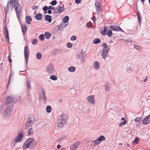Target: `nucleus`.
<instances>
[{
	"label": "nucleus",
	"mask_w": 150,
	"mask_h": 150,
	"mask_svg": "<svg viewBox=\"0 0 150 150\" xmlns=\"http://www.w3.org/2000/svg\"><path fill=\"white\" fill-rule=\"evenodd\" d=\"M62 20L63 22L65 23L69 21V17L67 16H66L63 18Z\"/></svg>",
	"instance_id": "32"
},
{
	"label": "nucleus",
	"mask_w": 150,
	"mask_h": 150,
	"mask_svg": "<svg viewBox=\"0 0 150 150\" xmlns=\"http://www.w3.org/2000/svg\"><path fill=\"white\" fill-rule=\"evenodd\" d=\"M21 27L23 34V35H24L27 30V26L25 25H21Z\"/></svg>",
	"instance_id": "19"
},
{
	"label": "nucleus",
	"mask_w": 150,
	"mask_h": 150,
	"mask_svg": "<svg viewBox=\"0 0 150 150\" xmlns=\"http://www.w3.org/2000/svg\"><path fill=\"white\" fill-rule=\"evenodd\" d=\"M80 143L79 141L75 142L74 144H72L70 147L71 150H76L79 146Z\"/></svg>",
	"instance_id": "11"
},
{
	"label": "nucleus",
	"mask_w": 150,
	"mask_h": 150,
	"mask_svg": "<svg viewBox=\"0 0 150 150\" xmlns=\"http://www.w3.org/2000/svg\"><path fill=\"white\" fill-rule=\"evenodd\" d=\"M87 100L88 102L91 104H94L95 102V98L93 96H88L87 97Z\"/></svg>",
	"instance_id": "15"
},
{
	"label": "nucleus",
	"mask_w": 150,
	"mask_h": 150,
	"mask_svg": "<svg viewBox=\"0 0 150 150\" xmlns=\"http://www.w3.org/2000/svg\"><path fill=\"white\" fill-rule=\"evenodd\" d=\"M102 46L104 47L103 49H106V48L107 47V44L106 43H103L102 44Z\"/></svg>",
	"instance_id": "49"
},
{
	"label": "nucleus",
	"mask_w": 150,
	"mask_h": 150,
	"mask_svg": "<svg viewBox=\"0 0 150 150\" xmlns=\"http://www.w3.org/2000/svg\"><path fill=\"white\" fill-rule=\"evenodd\" d=\"M105 140V137L103 135H101L99 137L98 139L94 140L93 143L95 144L98 145L102 141H104Z\"/></svg>",
	"instance_id": "8"
},
{
	"label": "nucleus",
	"mask_w": 150,
	"mask_h": 150,
	"mask_svg": "<svg viewBox=\"0 0 150 150\" xmlns=\"http://www.w3.org/2000/svg\"><path fill=\"white\" fill-rule=\"evenodd\" d=\"M87 26L89 28H91V25L89 23H87L86 24Z\"/></svg>",
	"instance_id": "52"
},
{
	"label": "nucleus",
	"mask_w": 150,
	"mask_h": 150,
	"mask_svg": "<svg viewBox=\"0 0 150 150\" xmlns=\"http://www.w3.org/2000/svg\"><path fill=\"white\" fill-rule=\"evenodd\" d=\"M48 9L50 10H53L55 9V8L54 7L52 6H49L48 7Z\"/></svg>",
	"instance_id": "51"
},
{
	"label": "nucleus",
	"mask_w": 150,
	"mask_h": 150,
	"mask_svg": "<svg viewBox=\"0 0 150 150\" xmlns=\"http://www.w3.org/2000/svg\"><path fill=\"white\" fill-rule=\"evenodd\" d=\"M134 47L135 49L138 51H140L141 50L140 47L139 46L135 45L134 46Z\"/></svg>",
	"instance_id": "35"
},
{
	"label": "nucleus",
	"mask_w": 150,
	"mask_h": 150,
	"mask_svg": "<svg viewBox=\"0 0 150 150\" xmlns=\"http://www.w3.org/2000/svg\"><path fill=\"white\" fill-rule=\"evenodd\" d=\"M10 7L11 8H14L18 19L21 17V7L17 1L10 0Z\"/></svg>",
	"instance_id": "1"
},
{
	"label": "nucleus",
	"mask_w": 150,
	"mask_h": 150,
	"mask_svg": "<svg viewBox=\"0 0 150 150\" xmlns=\"http://www.w3.org/2000/svg\"><path fill=\"white\" fill-rule=\"evenodd\" d=\"M42 98L44 102L45 103H46L47 101V97L45 96V94H43Z\"/></svg>",
	"instance_id": "41"
},
{
	"label": "nucleus",
	"mask_w": 150,
	"mask_h": 150,
	"mask_svg": "<svg viewBox=\"0 0 150 150\" xmlns=\"http://www.w3.org/2000/svg\"><path fill=\"white\" fill-rule=\"evenodd\" d=\"M81 1V0H75V2L77 4H79Z\"/></svg>",
	"instance_id": "55"
},
{
	"label": "nucleus",
	"mask_w": 150,
	"mask_h": 150,
	"mask_svg": "<svg viewBox=\"0 0 150 150\" xmlns=\"http://www.w3.org/2000/svg\"><path fill=\"white\" fill-rule=\"evenodd\" d=\"M118 28L119 29V31L120 30L122 32H123V30L120 27H118Z\"/></svg>",
	"instance_id": "62"
},
{
	"label": "nucleus",
	"mask_w": 150,
	"mask_h": 150,
	"mask_svg": "<svg viewBox=\"0 0 150 150\" xmlns=\"http://www.w3.org/2000/svg\"><path fill=\"white\" fill-rule=\"evenodd\" d=\"M65 8L64 7L60 6L57 7L53 10V13L54 16L56 17L59 16L62 12L64 11Z\"/></svg>",
	"instance_id": "6"
},
{
	"label": "nucleus",
	"mask_w": 150,
	"mask_h": 150,
	"mask_svg": "<svg viewBox=\"0 0 150 150\" xmlns=\"http://www.w3.org/2000/svg\"><path fill=\"white\" fill-rule=\"evenodd\" d=\"M61 147V146L60 145H58L57 146V147L58 149H59Z\"/></svg>",
	"instance_id": "63"
},
{
	"label": "nucleus",
	"mask_w": 150,
	"mask_h": 150,
	"mask_svg": "<svg viewBox=\"0 0 150 150\" xmlns=\"http://www.w3.org/2000/svg\"><path fill=\"white\" fill-rule=\"evenodd\" d=\"M131 70L132 68L131 67H128L126 69V71H131Z\"/></svg>",
	"instance_id": "54"
},
{
	"label": "nucleus",
	"mask_w": 150,
	"mask_h": 150,
	"mask_svg": "<svg viewBox=\"0 0 150 150\" xmlns=\"http://www.w3.org/2000/svg\"><path fill=\"white\" fill-rule=\"evenodd\" d=\"M35 122V117L33 115H31L29 116L27 119L25 125L28 128L32 126Z\"/></svg>",
	"instance_id": "4"
},
{
	"label": "nucleus",
	"mask_w": 150,
	"mask_h": 150,
	"mask_svg": "<svg viewBox=\"0 0 150 150\" xmlns=\"http://www.w3.org/2000/svg\"><path fill=\"white\" fill-rule=\"evenodd\" d=\"M36 58L38 59H40L42 58V55L40 53H38L36 54Z\"/></svg>",
	"instance_id": "34"
},
{
	"label": "nucleus",
	"mask_w": 150,
	"mask_h": 150,
	"mask_svg": "<svg viewBox=\"0 0 150 150\" xmlns=\"http://www.w3.org/2000/svg\"><path fill=\"white\" fill-rule=\"evenodd\" d=\"M50 79L54 81H56L57 79V77L55 75H52L50 77Z\"/></svg>",
	"instance_id": "36"
},
{
	"label": "nucleus",
	"mask_w": 150,
	"mask_h": 150,
	"mask_svg": "<svg viewBox=\"0 0 150 150\" xmlns=\"http://www.w3.org/2000/svg\"><path fill=\"white\" fill-rule=\"evenodd\" d=\"M141 117H136L134 120V121L136 122H138L141 120Z\"/></svg>",
	"instance_id": "42"
},
{
	"label": "nucleus",
	"mask_w": 150,
	"mask_h": 150,
	"mask_svg": "<svg viewBox=\"0 0 150 150\" xmlns=\"http://www.w3.org/2000/svg\"><path fill=\"white\" fill-rule=\"evenodd\" d=\"M13 110V108L12 107L9 106L7 107L4 111L3 115L4 117L8 118L10 117L11 115Z\"/></svg>",
	"instance_id": "5"
},
{
	"label": "nucleus",
	"mask_w": 150,
	"mask_h": 150,
	"mask_svg": "<svg viewBox=\"0 0 150 150\" xmlns=\"http://www.w3.org/2000/svg\"><path fill=\"white\" fill-rule=\"evenodd\" d=\"M52 107L50 106H47L46 108V112L48 113H50L52 111Z\"/></svg>",
	"instance_id": "29"
},
{
	"label": "nucleus",
	"mask_w": 150,
	"mask_h": 150,
	"mask_svg": "<svg viewBox=\"0 0 150 150\" xmlns=\"http://www.w3.org/2000/svg\"><path fill=\"white\" fill-rule=\"evenodd\" d=\"M14 100V98L11 96H8L6 98V103L7 105H9L12 103Z\"/></svg>",
	"instance_id": "13"
},
{
	"label": "nucleus",
	"mask_w": 150,
	"mask_h": 150,
	"mask_svg": "<svg viewBox=\"0 0 150 150\" xmlns=\"http://www.w3.org/2000/svg\"><path fill=\"white\" fill-rule=\"evenodd\" d=\"M110 47L109 45L107 46V47L105 49H106L107 50H106L107 51H108L109 50Z\"/></svg>",
	"instance_id": "58"
},
{
	"label": "nucleus",
	"mask_w": 150,
	"mask_h": 150,
	"mask_svg": "<svg viewBox=\"0 0 150 150\" xmlns=\"http://www.w3.org/2000/svg\"><path fill=\"white\" fill-rule=\"evenodd\" d=\"M52 11L51 10H49L47 11V13L49 14H50L51 13Z\"/></svg>",
	"instance_id": "59"
},
{
	"label": "nucleus",
	"mask_w": 150,
	"mask_h": 150,
	"mask_svg": "<svg viewBox=\"0 0 150 150\" xmlns=\"http://www.w3.org/2000/svg\"><path fill=\"white\" fill-rule=\"evenodd\" d=\"M67 46L68 48H71L72 47V45L70 43H68L67 44Z\"/></svg>",
	"instance_id": "50"
},
{
	"label": "nucleus",
	"mask_w": 150,
	"mask_h": 150,
	"mask_svg": "<svg viewBox=\"0 0 150 150\" xmlns=\"http://www.w3.org/2000/svg\"><path fill=\"white\" fill-rule=\"evenodd\" d=\"M33 133V129L32 128H30L28 130V134L30 135Z\"/></svg>",
	"instance_id": "33"
},
{
	"label": "nucleus",
	"mask_w": 150,
	"mask_h": 150,
	"mask_svg": "<svg viewBox=\"0 0 150 150\" xmlns=\"http://www.w3.org/2000/svg\"><path fill=\"white\" fill-rule=\"evenodd\" d=\"M8 4H7L6 7H5V8L6 14L8 13V11L9 8H8Z\"/></svg>",
	"instance_id": "40"
},
{
	"label": "nucleus",
	"mask_w": 150,
	"mask_h": 150,
	"mask_svg": "<svg viewBox=\"0 0 150 150\" xmlns=\"http://www.w3.org/2000/svg\"><path fill=\"white\" fill-rule=\"evenodd\" d=\"M147 76L146 77V78L143 80V82L145 83L146 81H147Z\"/></svg>",
	"instance_id": "60"
},
{
	"label": "nucleus",
	"mask_w": 150,
	"mask_h": 150,
	"mask_svg": "<svg viewBox=\"0 0 150 150\" xmlns=\"http://www.w3.org/2000/svg\"><path fill=\"white\" fill-rule=\"evenodd\" d=\"M26 22L28 24H30L31 23V21H32L31 17L30 16H27L26 17Z\"/></svg>",
	"instance_id": "26"
},
{
	"label": "nucleus",
	"mask_w": 150,
	"mask_h": 150,
	"mask_svg": "<svg viewBox=\"0 0 150 150\" xmlns=\"http://www.w3.org/2000/svg\"><path fill=\"white\" fill-rule=\"evenodd\" d=\"M13 75V74L12 73L11 74H10V76H9V81H8V85H9V82H10V79H11L10 78H11V76L12 75Z\"/></svg>",
	"instance_id": "56"
},
{
	"label": "nucleus",
	"mask_w": 150,
	"mask_h": 150,
	"mask_svg": "<svg viewBox=\"0 0 150 150\" xmlns=\"http://www.w3.org/2000/svg\"><path fill=\"white\" fill-rule=\"evenodd\" d=\"M84 55L82 52H79L77 53L76 58L79 60L82 61L83 60V57Z\"/></svg>",
	"instance_id": "14"
},
{
	"label": "nucleus",
	"mask_w": 150,
	"mask_h": 150,
	"mask_svg": "<svg viewBox=\"0 0 150 150\" xmlns=\"http://www.w3.org/2000/svg\"><path fill=\"white\" fill-rule=\"evenodd\" d=\"M105 49H103L102 51L101 56L103 59H105L107 57L108 51Z\"/></svg>",
	"instance_id": "16"
},
{
	"label": "nucleus",
	"mask_w": 150,
	"mask_h": 150,
	"mask_svg": "<svg viewBox=\"0 0 150 150\" xmlns=\"http://www.w3.org/2000/svg\"><path fill=\"white\" fill-rule=\"evenodd\" d=\"M8 60H9V61L10 62H11L12 61V60L10 59V58H11V56H9V55L8 57Z\"/></svg>",
	"instance_id": "57"
},
{
	"label": "nucleus",
	"mask_w": 150,
	"mask_h": 150,
	"mask_svg": "<svg viewBox=\"0 0 150 150\" xmlns=\"http://www.w3.org/2000/svg\"><path fill=\"white\" fill-rule=\"evenodd\" d=\"M110 88V86L108 82H106L105 84V89L106 91H108Z\"/></svg>",
	"instance_id": "21"
},
{
	"label": "nucleus",
	"mask_w": 150,
	"mask_h": 150,
	"mask_svg": "<svg viewBox=\"0 0 150 150\" xmlns=\"http://www.w3.org/2000/svg\"><path fill=\"white\" fill-rule=\"evenodd\" d=\"M110 29L112 30H114L115 31H119V29L118 28V27L117 28L115 27L114 25H111L110 26Z\"/></svg>",
	"instance_id": "25"
},
{
	"label": "nucleus",
	"mask_w": 150,
	"mask_h": 150,
	"mask_svg": "<svg viewBox=\"0 0 150 150\" xmlns=\"http://www.w3.org/2000/svg\"><path fill=\"white\" fill-rule=\"evenodd\" d=\"M93 21H96V17L94 16H93Z\"/></svg>",
	"instance_id": "64"
},
{
	"label": "nucleus",
	"mask_w": 150,
	"mask_h": 150,
	"mask_svg": "<svg viewBox=\"0 0 150 150\" xmlns=\"http://www.w3.org/2000/svg\"><path fill=\"white\" fill-rule=\"evenodd\" d=\"M43 10L44 11H45L48 9V7L47 6H45L44 7L42 8Z\"/></svg>",
	"instance_id": "48"
},
{
	"label": "nucleus",
	"mask_w": 150,
	"mask_h": 150,
	"mask_svg": "<svg viewBox=\"0 0 150 150\" xmlns=\"http://www.w3.org/2000/svg\"><path fill=\"white\" fill-rule=\"evenodd\" d=\"M4 34L6 37V41L9 42L8 35L7 31V29L6 28H4Z\"/></svg>",
	"instance_id": "18"
},
{
	"label": "nucleus",
	"mask_w": 150,
	"mask_h": 150,
	"mask_svg": "<svg viewBox=\"0 0 150 150\" xmlns=\"http://www.w3.org/2000/svg\"><path fill=\"white\" fill-rule=\"evenodd\" d=\"M27 87L29 89L31 88V84L30 81H28L27 83Z\"/></svg>",
	"instance_id": "45"
},
{
	"label": "nucleus",
	"mask_w": 150,
	"mask_h": 150,
	"mask_svg": "<svg viewBox=\"0 0 150 150\" xmlns=\"http://www.w3.org/2000/svg\"><path fill=\"white\" fill-rule=\"evenodd\" d=\"M33 141V139L32 138H29L27 139L23 145V149H25L27 148H31L33 145L32 142Z\"/></svg>",
	"instance_id": "3"
},
{
	"label": "nucleus",
	"mask_w": 150,
	"mask_h": 150,
	"mask_svg": "<svg viewBox=\"0 0 150 150\" xmlns=\"http://www.w3.org/2000/svg\"><path fill=\"white\" fill-rule=\"evenodd\" d=\"M42 94H45V92L44 89H42Z\"/></svg>",
	"instance_id": "61"
},
{
	"label": "nucleus",
	"mask_w": 150,
	"mask_h": 150,
	"mask_svg": "<svg viewBox=\"0 0 150 150\" xmlns=\"http://www.w3.org/2000/svg\"><path fill=\"white\" fill-rule=\"evenodd\" d=\"M45 35L47 39H49L51 36V34L50 33L47 32L45 33Z\"/></svg>",
	"instance_id": "30"
},
{
	"label": "nucleus",
	"mask_w": 150,
	"mask_h": 150,
	"mask_svg": "<svg viewBox=\"0 0 150 150\" xmlns=\"http://www.w3.org/2000/svg\"><path fill=\"white\" fill-rule=\"evenodd\" d=\"M108 37H111L112 35V32L111 30H109L107 33Z\"/></svg>",
	"instance_id": "39"
},
{
	"label": "nucleus",
	"mask_w": 150,
	"mask_h": 150,
	"mask_svg": "<svg viewBox=\"0 0 150 150\" xmlns=\"http://www.w3.org/2000/svg\"><path fill=\"white\" fill-rule=\"evenodd\" d=\"M150 121V115H149L144 120L142 121L143 124L144 125H146L149 123Z\"/></svg>",
	"instance_id": "17"
},
{
	"label": "nucleus",
	"mask_w": 150,
	"mask_h": 150,
	"mask_svg": "<svg viewBox=\"0 0 150 150\" xmlns=\"http://www.w3.org/2000/svg\"><path fill=\"white\" fill-rule=\"evenodd\" d=\"M76 38L75 36L73 35L71 37V40H76Z\"/></svg>",
	"instance_id": "47"
},
{
	"label": "nucleus",
	"mask_w": 150,
	"mask_h": 150,
	"mask_svg": "<svg viewBox=\"0 0 150 150\" xmlns=\"http://www.w3.org/2000/svg\"><path fill=\"white\" fill-rule=\"evenodd\" d=\"M93 66L95 69L98 70L99 67V63L97 61H95L93 64Z\"/></svg>",
	"instance_id": "24"
},
{
	"label": "nucleus",
	"mask_w": 150,
	"mask_h": 150,
	"mask_svg": "<svg viewBox=\"0 0 150 150\" xmlns=\"http://www.w3.org/2000/svg\"><path fill=\"white\" fill-rule=\"evenodd\" d=\"M138 139L137 137L135 138V140L133 141V142L134 143H136V144H138Z\"/></svg>",
	"instance_id": "44"
},
{
	"label": "nucleus",
	"mask_w": 150,
	"mask_h": 150,
	"mask_svg": "<svg viewBox=\"0 0 150 150\" xmlns=\"http://www.w3.org/2000/svg\"><path fill=\"white\" fill-rule=\"evenodd\" d=\"M24 55L25 58V61L26 62V65H27V62L29 57V53L28 50V47L26 46L25 47L24 49Z\"/></svg>",
	"instance_id": "7"
},
{
	"label": "nucleus",
	"mask_w": 150,
	"mask_h": 150,
	"mask_svg": "<svg viewBox=\"0 0 150 150\" xmlns=\"http://www.w3.org/2000/svg\"><path fill=\"white\" fill-rule=\"evenodd\" d=\"M137 15L138 17L139 25H140L141 23V16H140L139 13V12H137Z\"/></svg>",
	"instance_id": "31"
},
{
	"label": "nucleus",
	"mask_w": 150,
	"mask_h": 150,
	"mask_svg": "<svg viewBox=\"0 0 150 150\" xmlns=\"http://www.w3.org/2000/svg\"><path fill=\"white\" fill-rule=\"evenodd\" d=\"M39 38L42 41L44 40L45 39V37L43 34H40L39 36Z\"/></svg>",
	"instance_id": "37"
},
{
	"label": "nucleus",
	"mask_w": 150,
	"mask_h": 150,
	"mask_svg": "<svg viewBox=\"0 0 150 150\" xmlns=\"http://www.w3.org/2000/svg\"><path fill=\"white\" fill-rule=\"evenodd\" d=\"M108 28L106 27L105 26L104 27V28L103 30H101L100 33L103 35H105L107 34V31H108Z\"/></svg>",
	"instance_id": "20"
},
{
	"label": "nucleus",
	"mask_w": 150,
	"mask_h": 150,
	"mask_svg": "<svg viewBox=\"0 0 150 150\" xmlns=\"http://www.w3.org/2000/svg\"><path fill=\"white\" fill-rule=\"evenodd\" d=\"M23 136L24 135L22 132H19L18 133V137L15 139V142H13L12 144H16V143L18 142L19 141L22 139Z\"/></svg>",
	"instance_id": "9"
},
{
	"label": "nucleus",
	"mask_w": 150,
	"mask_h": 150,
	"mask_svg": "<svg viewBox=\"0 0 150 150\" xmlns=\"http://www.w3.org/2000/svg\"><path fill=\"white\" fill-rule=\"evenodd\" d=\"M66 116L64 114H62L59 116L57 120V126L59 127L63 126L66 122Z\"/></svg>",
	"instance_id": "2"
},
{
	"label": "nucleus",
	"mask_w": 150,
	"mask_h": 150,
	"mask_svg": "<svg viewBox=\"0 0 150 150\" xmlns=\"http://www.w3.org/2000/svg\"><path fill=\"white\" fill-rule=\"evenodd\" d=\"M38 8V7L37 6H34L32 7V9L33 10H36Z\"/></svg>",
	"instance_id": "53"
},
{
	"label": "nucleus",
	"mask_w": 150,
	"mask_h": 150,
	"mask_svg": "<svg viewBox=\"0 0 150 150\" xmlns=\"http://www.w3.org/2000/svg\"><path fill=\"white\" fill-rule=\"evenodd\" d=\"M51 16L49 15H46L45 16V19L46 21H48L49 23H50L52 20V19L51 18Z\"/></svg>",
	"instance_id": "22"
},
{
	"label": "nucleus",
	"mask_w": 150,
	"mask_h": 150,
	"mask_svg": "<svg viewBox=\"0 0 150 150\" xmlns=\"http://www.w3.org/2000/svg\"><path fill=\"white\" fill-rule=\"evenodd\" d=\"M100 42V40L99 38H96L93 40V43L94 44H97Z\"/></svg>",
	"instance_id": "28"
},
{
	"label": "nucleus",
	"mask_w": 150,
	"mask_h": 150,
	"mask_svg": "<svg viewBox=\"0 0 150 150\" xmlns=\"http://www.w3.org/2000/svg\"><path fill=\"white\" fill-rule=\"evenodd\" d=\"M95 6L96 8V12L98 14L101 8L100 3L99 2H96Z\"/></svg>",
	"instance_id": "12"
},
{
	"label": "nucleus",
	"mask_w": 150,
	"mask_h": 150,
	"mask_svg": "<svg viewBox=\"0 0 150 150\" xmlns=\"http://www.w3.org/2000/svg\"><path fill=\"white\" fill-rule=\"evenodd\" d=\"M42 15L40 13H38L35 16V18L38 20H41L42 18Z\"/></svg>",
	"instance_id": "23"
},
{
	"label": "nucleus",
	"mask_w": 150,
	"mask_h": 150,
	"mask_svg": "<svg viewBox=\"0 0 150 150\" xmlns=\"http://www.w3.org/2000/svg\"><path fill=\"white\" fill-rule=\"evenodd\" d=\"M127 123V121L125 120L124 122H120L119 124V126L120 127H121L122 126V125H125Z\"/></svg>",
	"instance_id": "38"
},
{
	"label": "nucleus",
	"mask_w": 150,
	"mask_h": 150,
	"mask_svg": "<svg viewBox=\"0 0 150 150\" xmlns=\"http://www.w3.org/2000/svg\"><path fill=\"white\" fill-rule=\"evenodd\" d=\"M47 71L49 74H52L54 71V69L52 64H50L46 68Z\"/></svg>",
	"instance_id": "10"
},
{
	"label": "nucleus",
	"mask_w": 150,
	"mask_h": 150,
	"mask_svg": "<svg viewBox=\"0 0 150 150\" xmlns=\"http://www.w3.org/2000/svg\"><path fill=\"white\" fill-rule=\"evenodd\" d=\"M57 3V1L56 0H53L51 2V4L52 5H55Z\"/></svg>",
	"instance_id": "43"
},
{
	"label": "nucleus",
	"mask_w": 150,
	"mask_h": 150,
	"mask_svg": "<svg viewBox=\"0 0 150 150\" xmlns=\"http://www.w3.org/2000/svg\"><path fill=\"white\" fill-rule=\"evenodd\" d=\"M75 70L76 68L74 66H71L68 69V71L71 72H74L75 71Z\"/></svg>",
	"instance_id": "27"
},
{
	"label": "nucleus",
	"mask_w": 150,
	"mask_h": 150,
	"mask_svg": "<svg viewBox=\"0 0 150 150\" xmlns=\"http://www.w3.org/2000/svg\"><path fill=\"white\" fill-rule=\"evenodd\" d=\"M37 42V40L36 39H34L32 42V44L33 45H36Z\"/></svg>",
	"instance_id": "46"
}]
</instances>
